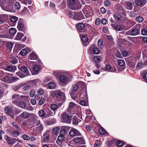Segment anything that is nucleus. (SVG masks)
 Returning <instances> with one entry per match:
<instances>
[{
    "label": "nucleus",
    "instance_id": "nucleus-1",
    "mask_svg": "<svg viewBox=\"0 0 147 147\" xmlns=\"http://www.w3.org/2000/svg\"><path fill=\"white\" fill-rule=\"evenodd\" d=\"M1 80L5 82L12 83L16 82L19 78L13 76L11 74L5 73L3 71L0 72Z\"/></svg>",
    "mask_w": 147,
    "mask_h": 147
},
{
    "label": "nucleus",
    "instance_id": "nucleus-2",
    "mask_svg": "<svg viewBox=\"0 0 147 147\" xmlns=\"http://www.w3.org/2000/svg\"><path fill=\"white\" fill-rule=\"evenodd\" d=\"M67 3L69 8L72 10H76L81 7L79 0H68Z\"/></svg>",
    "mask_w": 147,
    "mask_h": 147
},
{
    "label": "nucleus",
    "instance_id": "nucleus-3",
    "mask_svg": "<svg viewBox=\"0 0 147 147\" xmlns=\"http://www.w3.org/2000/svg\"><path fill=\"white\" fill-rule=\"evenodd\" d=\"M13 5L11 1L9 0L8 2L4 4V5L1 7L4 10L7 11H11L13 9Z\"/></svg>",
    "mask_w": 147,
    "mask_h": 147
},
{
    "label": "nucleus",
    "instance_id": "nucleus-4",
    "mask_svg": "<svg viewBox=\"0 0 147 147\" xmlns=\"http://www.w3.org/2000/svg\"><path fill=\"white\" fill-rule=\"evenodd\" d=\"M59 84L61 85H66L69 81L68 78L65 75H62L59 78Z\"/></svg>",
    "mask_w": 147,
    "mask_h": 147
},
{
    "label": "nucleus",
    "instance_id": "nucleus-5",
    "mask_svg": "<svg viewBox=\"0 0 147 147\" xmlns=\"http://www.w3.org/2000/svg\"><path fill=\"white\" fill-rule=\"evenodd\" d=\"M51 94L54 98H60L64 96V93L59 90L52 92Z\"/></svg>",
    "mask_w": 147,
    "mask_h": 147
},
{
    "label": "nucleus",
    "instance_id": "nucleus-6",
    "mask_svg": "<svg viewBox=\"0 0 147 147\" xmlns=\"http://www.w3.org/2000/svg\"><path fill=\"white\" fill-rule=\"evenodd\" d=\"M72 140L75 143H78L79 144H84L85 143L84 140L82 136L75 137Z\"/></svg>",
    "mask_w": 147,
    "mask_h": 147
},
{
    "label": "nucleus",
    "instance_id": "nucleus-7",
    "mask_svg": "<svg viewBox=\"0 0 147 147\" xmlns=\"http://www.w3.org/2000/svg\"><path fill=\"white\" fill-rule=\"evenodd\" d=\"M142 25L141 24H137L136 25L135 27L137 28H134L131 30V35L136 36L140 34V28Z\"/></svg>",
    "mask_w": 147,
    "mask_h": 147
},
{
    "label": "nucleus",
    "instance_id": "nucleus-8",
    "mask_svg": "<svg viewBox=\"0 0 147 147\" xmlns=\"http://www.w3.org/2000/svg\"><path fill=\"white\" fill-rule=\"evenodd\" d=\"M71 116H69L66 113H65L62 116V120L64 122L69 123L70 122L71 119Z\"/></svg>",
    "mask_w": 147,
    "mask_h": 147
},
{
    "label": "nucleus",
    "instance_id": "nucleus-9",
    "mask_svg": "<svg viewBox=\"0 0 147 147\" xmlns=\"http://www.w3.org/2000/svg\"><path fill=\"white\" fill-rule=\"evenodd\" d=\"M31 118L32 119V124L34 126H38L40 124V120L38 119V117L34 114H33Z\"/></svg>",
    "mask_w": 147,
    "mask_h": 147
},
{
    "label": "nucleus",
    "instance_id": "nucleus-10",
    "mask_svg": "<svg viewBox=\"0 0 147 147\" xmlns=\"http://www.w3.org/2000/svg\"><path fill=\"white\" fill-rule=\"evenodd\" d=\"M4 138L7 141L9 145L11 146L15 142L17 141V140L16 138L11 139L8 136L6 135L4 136Z\"/></svg>",
    "mask_w": 147,
    "mask_h": 147
},
{
    "label": "nucleus",
    "instance_id": "nucleus-11",
    "mask_svg": "<svg viewBox=\"0 0 147 147\" xmlns=\"http://www.w3.org/2000/svg\"><path fill=\"white\" fill-rule=\"evenodd\" d=\"M69 134L71 136H79L81 135L79 131L74 128L71 129L69 132Z\"/></svg>",
    "mask_w": 147,
    "mask_h": 147
},
{
    "label": "nucleus",
    "instance_id": "nucleus-12",
    "mask_svg": "<svg viewBox=\"0 0 147 147\" xmlns=\"http://www.w3.org/2000/svg\"><path fill=\"white\" fill-rule=\"evenodd\" d=\"M84 18V17L82 13H75L73 17V19L77 20H80Z\"/></svg>",
    "mask_w": 147,
    "mask_h": 147
},
{
    "label": "nucleus",
    "instance_id": "nucleus-13",
    "mask_svg": "<svg viewBox=\"0 0 147 147\" xmlns=\"http://www.w3.org/2000/svg\"><path fill=\"white\" fill-rule=\"evenodd\" d=\"M31 51V49L28 47L22 50L20 53L22 56H24L26 55L27 53H29Z\"/></svg>",
    "mask_w": 147,
    "mask_h": 147
},
{
    "label": "nucleus",
    "instance_id": "nucleus-14",
    "mask_svg": "<svg viewBox=\"0 0 147 147\" xmlns=\"http://www.w3.org/2000/svg\"><path fill=\"white\" fill-rule=\"evenodd\" d=\"M33 114V113H30L26 112H23L20 115V116L22 117L24 119H26L29 117H31Z\"/></svg>",
    "mask_w": 147,
    "mask_h": 147
},
{
    "label": "nucleus",
    "instance_id": "nucleus-15",
    "mask_svg": "<svg viewBox=\"0 0 147 147\" xmlns=\"http://www.w3.org/2000/svg\"><path fill=\"white\" fill-rule=\"evenodd\" d=\"M125 7L129 10H131L133 9V5L132 3L129 1H126L124 3Z\"/></svg>",
    "mask_w": 147,
    "mask_h": 147
},
{
    "label": "nucleus",
    "instance_id": "nucleus-16",
    "mask_svg": "<svg viewBox=\"0 0 147 147\" xmlns=\"http://www.w3.org/2000/svg\"><path fill=\"white\" fill-rule=\"evenodd\" d=\"M146 2V0H136L135 1V3L137 5L142 6L144 5Z\"/></svg>",
    "mask_w": 147,
    "mask_h": 147
},
{
    "label": "nucleus",
    "instance_id": "nucleus-17",
    "mask_svg": "<svg viewBox=\"0 0 147 147\" xmlns=\"http://www.w3.org/2000/svg\"><path fill=\"white\" fill-rule=\"evenodd\" d=\"M5 70L13 72L16 70L17 68L15 66L8 65L5 67Z\"/></svg>",
    "mask_w": 147,
    "mask_h": 147
},
{
    "label": "nucleus",
    "instance_id": "nucleus-18",
    "mask_svg": "<svg viewBox=\"0 0 147 147\" xmlns=\"http://www.w3.org/2000/svg\"><path fill=\"white\" fill-rule=\"evenodd\" d=\"M8 16L6 14L0 15V24L3 23L8 18Z\"/></svg>",
    "mask_w": 147,
    "mask_h": 147
},
{
    "label": "nucleus",
    "instance_id": "nucleus-19",
    "mask_svg": "<svg viewBox=\"0 0 147 147\" xmlns=\"http://www.w3.org/2000/svg\"><path fill=\"white\" fill-rule=\"evenodd\" d=\"M15 105L18 107L24 109L26 107V103L24 101H21L19 103L18 102H15Z\"/></svg>",
    "mask_w": 147,
    "mask_h": 147
},
{
    "label": "nucleus",
    "instance_id": "nucleus-20",
    "mask_svg": "<svg viewBox=\"0 0 147 147\" xmlns=\"http://www.w3.org/2000/svg\"><path fill=\"white\" fill-rule=\"evenodd\" d=\"M105 69L107 71H110L111 72H115L117 70L115 67H112L110 65H107L105 67Z\"/></svg>",
    "mask_w": 147,
    "mask_h": 147
},
{
    "label": "nucleus",
    "instance_id": "nucleus-21",
    "mask_svg": "<svg viewBox=\"0 0 147 147\" xmlns=\"http://www.w3.org/2000/svg\"><path fill=\"white\" fill-rule=\"evenodd\" d=\"M82 95V94L81 92H78L77 94L73 92L71 94V96L72 99L76 100Z\"/></svg>",
    "mask_w": 147,
    "mask_h": 147
},
{
    "label": "nucleus",
    "instance_id": "nucleus-22",
    "mask_svg": "<svg viewBox=\"0 0 147 147\" xmlns=\"http://www.w3.org/2000/svg\"><path fill=\"white\" fill-rule=\"evenodd\" d=\"M20 70L22 72L25 74H24L26 76H29L30 74L27 69L25 66L22 67L20 68Z\"/></svg>",
    "mask_w": 147,
    "mask_h": 147
},
{
    "label": "nucleus",
    "instance_id": "nucleus-23",
    "mask_svg": "<svg viewBox=\"0 0 147 147\" xmlns=\"http://www.w3.org/2000/svg\"><path fill=\"white\" fill-rule=\"evenodd\" d=\"M19 95L15 94L12 96V102L15 105V102H18V100L19 99Z\"/></svg>",
    "mask_w": 147,
    "mask_h": 147
},
{
    "label": "nucleus",
    "instance_id": "nucleus-24",
    "mask_svg": "<svg viewBox=\"0 0 147 147\" xmlns=\"http://www.w3.org/2000/svg\"><path fill=\"white\" fill-rule=\"evenodd\" d=\"M29 58L31 60L37 59L38 57L34 52H32L29 55Z\"/></svg>",
    "mask_w": 147,
    "mask_h": 147
},
{
    "label": "nucleus",
    "instance_id": "nucleus-25",
    "mask_svg": "<svg viewBox=\"0 0 147 147\" xmlns=\"http://www.w3.org/2000/svg\"><path fill=\"white\" fill-rule=\"evenodd\" d=\"M9 61L13 64L17 63L18 62L17 59L14 56H12L9 57Z\"/></svg>",
    "mask_w": 147,
    "mask_h": 147
},
{
    "label": "nucleus",
    "instance_id": "nucleus-26",
    "mask_svg": "<svg viewBox=\"0 0 147 147\" xmlns=\"http://www.w3.org/2000/svg\"><path fill=\"white\" fill-rule=\"evenodd\" d=\"M24 36V34L20 32H18L16 36L15 39L18 40H20Z\"/></svg>",
    "mask_w": 147,
    "mask_h": 147
},
{
    "label": "nucleus",
    "instance_id": "nucleus-27",
    "mask_svg": "<svg viewBox=\"0 0 147 147\" xmlns=\"http://www.w3.org/2000/svg\"><path fill=\"white\" fill-rule=\"evenodd\" d=\"M33 70L34 74H37L39 72V68L37 65H34L33 67Z\"/></svg>",
    "mask_w": 147,
    "mask_h": 147
},
{
    "label": "nucleus",
    "instance_id": "nucleus-28",
    "mask_svg": "<svg viewBox=\"0 0 147 147\" xmlns=\"http://www.w3.org/2000/svg\"><path fill=\"white\" fill-rule=\"evenodd\" d=\"M17 28L19 30L22 31L24 28V25L23 22H19Z\"/></svg>",
    "mask_w": 147,
    "mask_h": 147
},
{
    "label": "nucleus",
    "instance_id": "nucleus-29",
    "mask_svg": "<svg viewBox=\"0 0 147 147\" xmlns=\"http://www.w3.org/2000/svg\"><path fill=\"white\" fill-rule=\"evenodd\" d=\"M43 141L45 142H47L49 140L50 137L47 134H45L43 136Z\"/></svg>",
    "mask_w": 147,
    "mask_h": 147
},
{
    "label": "nucleus",
    "instance_id": "nucleus-30",
    "mask_svg": "<svg viewBox=\"0 0 147 147\" xmlns=\"http://www.w3.org/2000/svg\"><path fill=\"white\" fill-rule=\"evenodd\" d=\"M75 106L76 105L75 104L72 102H70L68 109L69 111L71 112V110L73 109Z\"/></svg>",
    "mask_w": 147,
    "mask_h": 147
},
{
    "label": "nucleus",
    "instance_id": "nucleus-31",
    "mask_svg": "<svg viewBox=\"0 0 147 147\" xmlns=\"http://www.w3.org/2000/svg\"><path fill=\"white\" fill-rule=\"evenodd\" d=\"M101 59V57L99 56H95L94 57L93 60L96 63L100 62Z\"/></svg>",
    "mask_w": 147,
    "mask_h": 147
},
{
    "label": "nucleus",
    "instance_id": "nucleus-32",
    "mask_svg": "<svg viewBox=\"0 0 147 147\" xmlns=\"http://www.w3.org/2000/svg\"><path fill=\"white\" fill-rule=\"evenodd\" d=\"M4 110L7 114L10 115L13 113V110L9 109L8 107H5Z\"/></svg>",
    "mask_w": 147,
    "mask_h": 147
},
{
    "label": "nucleus",
    "instance_id": "nucleus-33",
    "mask_svg": "<svg viewBox=\"0 0 147 147\" xmlns=\"http://www.w3.org/2000/svg\"><path fill=\"white\" fill-rule=\"evenodd\" d=\"M56 87L55 84L53 82H51L48 85V88L50 89H53L55 88Z\"/></svg>",
    "mask_w": 147,
    "mask_h": 147
},
{
    "label": "nucleus",
    "instance_id": "nucleus-34",
    "mask_svg": "<svg viewBox=\"0 0 147 147\" xmlns=\"http://www.w3.org/2000/svg\"><path fill=\"white\" fill-rule=\"evenodd\" d=\"M16 30L14 28H11L9 30V33L12 35H14L16 33Z\"/></svg>",
    "mask_w": 147,
    "mask_h": 147
},
{
    "label": "nucleus",
    "instance_id": "nucleus-35",
    "mask_svg": "<svg viewBox=\"0 0 147 147\" xmlns=\"http://www.w3.org/2000/svg\"><path fill=\"white\" fill-rule=\"evenodd\" d=\"M39 116L41 117L45 118V113L43 110H40L38 113Z\"/></svg>",
    "mask_w": 147,
    "mask_h": 147
},
{
    "label": "nucleus",
    "instance_id": "nucleus-36",
    "mask_svg": "<svg viewBox=\"0 0 147 147\" xmlns=\"http://www.w3.org/2000/svg\"><path fill=\"white\" fill-rule=\"evenodd\" d=\"M75 12L71 11L70 10H68L67 12V15L68 17L70 18H72L73 19V17L74 15Z\"/></svg>",
    "mask_w": 147,
    "mask_h": 147
},
{
    "label": "nucleus",
    "instance_id": "nucleus-37",
    "mask_svg": "<svg viewBox=\"0 0 147 147\" xmlns=\"http://www.w3.org/2000/svg\"><path fill=\"white\" fill-rule=\"evenodd\" d=\"M92 52L94 54H98L100 52V50L97 47H94L92 49Z\"/></svg>",
    "mask_w": 147,
    "mask_h": 147
},
{
    "label": "nucleus",
    "instance_id": "nucleus-38",
    "mask_svg": "<svg viewBox=\"0 0 147 147\" xmlns=\"http://www.w3.org/2000/svg\"><path fill=\"white\" fill-rule=\"evenodd\" d=\"M13 45V43L12 42H8L7 43L6 46L7 48L9 49V50L10 51L12 49Z\"/></svg>",
    "mask_w": 147,
    "mask_h": 147
},
{
    "label": "nucleus",
    "instance_id": "nucleus-39",
    "mask_svg": "<svg viewBox=\"0 0 147 147\" xmlns=\"http://www.w3.org/2000/svg\"><path fill=\"white\" fill-rule=\"evenodd\" d=\"M59 108L57 105L56 104H52L51 105V109L53 110H56Z\"/></svg>",
    "mask_w": 147,
    "mask_h": 147
},
{
    "label": "nucleus",
    "instance_id": "nucleus-40",
    "mask_svg": "<svg viewBox=\"0 0 147 147\" xmlns=\"http://www.w3.org/2000/svg\"><path fill=\"white\" fill-rule=\"evenodd\" d=\"M78 27L79 30H83L85 28V26L83 23H80L78 24Z\"/></svg>",
    "mask_w": 147,
    "mask_h": 147
},
{
    "label": "nucleus",
    "instance_id": "nucleus-41",
    "mask_svg": "<svg viewBox=\"0 0 147 147\" xmlns=\"http://www.w3.org/2000/svg\"><path fill=\"white\" fill-rule=\"evenodd\" d=\"M14 6L16 9L17 10H19L21 8L19 2H16L15 3Z\"/></svg>",
    "mask_w": 147,
    "mask_h": 147
},
{
    "label": "nucleus",
    "instance_id": "nucleus-42",
    "mask_svg": "<svg viewBox=\"0 0 147 147\" xmlns=\"http://www.w3.org/2000/svg\"><path fill=\"white\" fill-rule=\"evenodd\" d=\"M136 20L138 22L141 23L143 21L144 19L142 17L138 16L136 18Z\"/></svg>",
    "mask_w": 147,
    "mask_h": 147
},
{
    "label": "nucleus",
    "instance_id": "nucleus-43",
    "mask_svg": "<svg viewBox=\"0 0 147 147\" xmlns=\"http://www.w3.org/2000/svg\"><path fill=\"white\" fill-rule=\"evenodd\" d=\"M98 44L99 47L102 49L104 47L103 43L101 40H99L98 42Z\"/></svg>",
    "mask_w": 147,
    "mask_h": 147
},
{
    "label": "nucleus",
    "instance_id": "nucleus-44",
    "mask_svg": "<svg viewBox=\"0 0 147 147\" xmlns=\"http://www.w3.org/2000/svg\"><path fill=\"white\" fill-rule=\"evenodd\" d=\"M78 88V86L77 84H74L72 85V90L76 91Z\"/></svg>",
    "mask_w": 147,
    "mask_h": 147
},
{
    "label": "nucleus",
    "instance_id": "nucleus-45",
    "mask_svg": "<svg viewBox=\"0 0 147 147\" xmlns=\"http://www.w3.org/2000/svg\"><path fill=\"white\" fill-rule=\"evenodd\" d=\"M12 125L13 126L16 128L18 130L20 131L21 130L19 125L15 122H12Z\"/></svg>",
    "mask_w": 147,
    "mask_h": 147
},
{
    "label": "nucleus",
    "instance_id": "nucleus-46",
    "mask_svg": "<svg viewBox=\"0 0 147 147\" xmlns=\"http://www.w3.org/2000/svg\"><path fill=\"white\" fill-rule=\"evenodd\" d=\"M16 75L21 78H23L26 76L25 74H23L20 72H18L16 73Z\"/></svg>",
    "mask_w": 147,
    "mask_h": 147
},
{
    "label": "nucleus",
    "instance_id": "nucleus-47",
    "mask_svg": "<svg viewBox=\"0 0 147 147\" xmlns=\"http://www.w3.org/2000/svg\"><path fill=\"white\" fill-rule=\"evenodd\" d=\"M65 138V136L63 135H61L60 134L58 138V140L59 141L62 142L63 141Z\"/></svg>",
    "mask_w": 147,
    "mask_h": 147
},
{
    "label": "nucleus",
    "instance_id": "nucleus-48",
    "mask_svg": "<svg viewBox=\"0 0 147 147\" xmlns=\"http://www.w3.org/2000/svg\"><path fill=\"white\" fill-rule=\"evenodd\" d=\"M67 133V131L66 130L64 129H62L61 130L60 134L61 135H63L65 136Z\"/></svg>",
    "mask_w": 147,
    "mask_h": 147
},
{
    "label": "nucleus",
    "instance_id": "nucleus-49",
    "mask_svg": "<svg viewBox=\"0 0 147 147\" xmlns=\"http://www.w3.org/2000/svg\"><path fill=\"white\" fill-rule=\"evenodd\" d=\"M59 128L56 127L54 128L53 129V132L54 134H59Z\"/></svg>",
    "mask_w": 147,
    "mask_h": 147
},
{
    "label": "nucleus",
    "instance_id": "nucleus-50",
    "mask_svg": "<svg viewBox=\"0 0 147 147\" xmlns=\"http://www.w3.org/2000/svg\"><path fill=\"white\" fill-rule=\"evenodd\" d=\"M32 2L31 0H23L22 1V3L26 5L30 4Z\"/></svg>",
    "mask_w": 147,
    "mask_h": 147
},
{
    "label": "nucleus",
    "instance_id": "nucleus-51",
    "mask_svg": "<svg viewBox=\"0 0 147 147\" xmlns=\"http://www.w3.org/2000/svg\"><path fill=\"white\" fill-rule=\"evenodd\" d=\"M141 34L143 35H147V29L146 28H143L141 30Z\"/></svg>",
    "mask_w": 147,
    "mask_h": 147
},
{
    "label": "nucleus",
    "instance_id": "nucleus-52",
    "mask_svg": "<svg viewBox=\"0 0 147 147\" xmlns=\"http://www.w3.org/2000/svg\"><path fill=\"white\" fill-rule=\"evenodd\" d=\"M76 116H74L73 119V124L74 125H77L78 123V120L77 119Z\"/></svg>",
    "mask_w": 147,
    "mask_h": 147
},
{
    "label": "nucleus",
    "instance_id": "nucleus-53",
    "mask_svg": "<svg viewBox=\"0 0 147 147\" xmlns=\"http://www.w3.org/2000/svg\"><path fill=\"white\" fill-rule=\"evenodd\" d=\"M143 67V64L142 63L139 62L138 63L136 66V68L137 69H139Z\"/></svg>",
    "mask_w": 147,
    "mask_h": 147
},
{
    "label": "nucleus",
    "instance_id": "nucleus-54",
    "mask_svg": "<svg viewBox=\"0 0 147 147\" xmlns=\"http://www.w3.org/2000/svg\"><path fill=\"white\" fill-rule=\"evenodd\" d=\"M31 87L30 85H28L24 86L23 87V89L24 90H29Z\"/></svg>",
    "mask_w": 147,
    "mask_h": 147
},
{
    "label": "nucleus",
    "instance_id": "nucleus-55",
    "mask_svg": "<svg viewBox=\"0 0 147 147\" xmlns=\"http://www.w3.org/2000/svg\"><path fill=\"white\" fill-rule=\"evenodd\" d=\"M115 18L118 20H120L121 19V16L119 14H116L114 16Z\"/></svg>",
    "mask_w": 147,
    "mask_h": 147
},
{
    "label": "nucleus",
    "instance_id": "nucleus-56",
    "mask_svg": "<svg viewBox=\"0 0 147 147\" xmlns=\"http://www.w3.org/2000/svg\"><path fill=\"white\" fill-rule=\"evenodd\" d=\"M83 12L86 18H88L89 16V12L87 10L84 9L83 10Z\"/></svg>",
    "mask_w": 147,
    "mask_h": 147
},
{
    "label": "nucleus",
    "instance_id": "nucleus-57",
    "mask_svg": "<svg viewBox=\"0 0 147 147\" xmlns=\"http://www.w3.org/2000/svg\"><path fill=\"white\" fill-rule=\"evenodd\" d=\"M99 132L100 134H103L105 133L106 131L102 127H101L99 129Z\"/></svg>",
    "mask_w": 147,
    "mask_h": 147
},
{
    "label": "nucleus",
    "instance_id": "nucleus-58",
    "mask_svg": "<svg viewBox=\"0 0 147 147\" xmlns=\"http://www.w3.org/2000/svg\"><path fill=\"white\" fill-rule=\"evenodd\" d=\"M116 144L119 147H121L123 145V142L121 140L117 141Z\"/></svg>",
    "mask_w": 147,
    "mask_h": 147
},
{
    "label": "nucleus",
    "instance_id": "nucleus-59",
    "mask_svg": "<svg viewBox=\"0 0 147 147\" xmlns=\"http://www.w3.org/2000/svg\"><path fill=\"white\" fill-rule=\"evenodd\" d=\"M82 40L83 42H86L88 41V38L85 35H84L82 37Z\"/></svg>",
    "mask_w": 147,
    "mask_h": 147
},
{
    "label": "nucleus",
    "instance_id": "nucleus-60",
    "mask_svg": "<svg viewBox=\"0 0 147 147\" xmlns=\"http://www.w3.org/2000/svg\"><path fill=\"white\" fill-rule=\"evenodd\" d=\"M118 63L120 66H123L125 64V62L123 60L120 59L118 61Z\"/></svg>",
    "mask_w": 147,
    "mask_h": 147
},
{
    "label": "nucleus",
    "instance_id": "nucleus-61",
    "mask_svg": "<svg viewBox=\"0 0 147 147\" xmlns=\"http://www.w3.org/2000/svg\"><path fill=\"white\" fill-rule=\"evenodd\" d=\"M22 138L23 139L26 140H29L30 139V137L26 134L23 135Z\"/></svg>",
    "mask_w": 147,
    "mask_h": 147
},
{
    "label": "nucleus",
    "instance_id": "nucleus-62",
    "mask_svg": "<svg viewBox=\"0 0 147 147\" xmlns=\"http://www.w3.org/2000/svg\"><path fill=\"white\" fill-rule=\"evenodd\" d=\"M8 1L9 0H0V5L2 7L4 4L8 2Z\"/></svg>",
    "mask_w": 147,
    "mask_h": 147
},
{
    "label": "nucleus",
    "instance_id": "nucleus-63",
    "mask_svg": "<svg viewBox=\"0 0 147 147\" xmlns=\"http://www.w3.org/2000/svg\"><path fill=\"white\" fill-rule=\"evenodd\" d=\"M18 20V18L15 16H13L11 19V21L13 22H15L17 21Z\"/></svg>",
    "mask_w": 147,
    "mask_h": 147
},
{
    "label": "nucleus",
    "instance_id": "nucleus-64",
    "mask_svg": "<svg viewBox=\"0 0 147 147\" xmlns=\"http://www.w3.org/2000/svg\"><path fill=\"white\" fill-rule=\"evenodd\" d=\"M45 101V100L44 98H41L39 100L38 104L40 105H41L44 104Z\"/></svg>",
    "mask_w": 147,
    "mask_h": 147
}]
</instances>
